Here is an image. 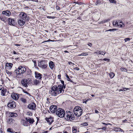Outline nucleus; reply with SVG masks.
Returning a JSON list of instances; mask_svg holds the SVG:
<instances>
[{
    "label": "nucleus",
    "instance_id": "obj_49",
    "mask_svg": "<svg viewBox=\"0 0 133 133\" xmlns=\"http://www.w3.org/2000/svg\"><path fill=\"white\" fill-rule=\"evenodd\" d=\"M101 129L104 131H105L107 130V128L106 127H103L101 128Z\"/></svg>",
    "mask_w": 133,
    "mask_h": 133
},
{
    "label": "nucleus",
    "instance_id": "obj_25",
    "mask_svg": "<svg viewBox=\"0 0 133 133\" xmlns=\"http://www.w3.org/2000/svg\"><path fill=\"white\" fill-rule=\"evenodd\" d=\"M118 21H114L112 23L113 25L115 26H116L118 25Z\"/></svg>",
    "mask_w": 133,
    "mask_h": 133
},
{
    "label": "nucleus",
    "instance_id": "obj_7",
    "mask_svg": "<svg viewBox=\"0 0 133 133\" xmlns=\"http://www.w3.org/2000/svg\"><path fill=\"white\" fill-rule=\"evenodd\" d=\"M19 16L20 18L25 20H29V18L27 15L24 12H21L19 15Z\"/></svg>",
    "mask_w": 133,
    "mask_h": 133
},
{
    "label": "nucleus",
    "instance_id": "obj_57",
    "mask_svg": "<svg viewBox=\"0 0 133 133\" xmlns=\"http://www.w3.org/2000/svg\"><path fill=\"white\" fill-rule=\"evenodd\" d=\"M10 128H8V129H7V131H8V132H11V131H10Z\"/></svg>",
    "mask_w": 133,
    "mask_h": 133
},
{
    "label": "nucleus",
    "instance_id": "obj_23",
    "mask_svg": "<svg viewBox=\"0 0 133 133\" xmlns=\"http://www.w3.org/2000/svg\"><path fill=\"white\" fill-rule=\"evenodd\" d=\"M49 66L50 68L52 69L55 66L54 63L52 61H50L49 63Z\"/></svg>",
    "mask_w": 133,
    "mask_h": 133
},
{
    "label": "nucleus",
    "instance_id": "obj_46",
    "mask_svg": "<svg viewBox=\"0 0 133 133\" xmlns=\"http://www.w3.org/2000/svg\"><path fill=\"white\" fill-rule=\"evenodd\" d=\"M23 91L24 93L26 94H27L29 95H30V94L27 91H25L24 90H23Z\"/></svg>",
    "mask_w": 133,
    "mask_h": 133
},
{
    "label": "nucleus",
    "instance_id": "obj_20",
    "mask_svg": "<svg viewBox=\"0 0 133 133\" xmlns=\"http://www.w3.org/2000/svg\"><path fill=\"white\" fill-rule=\"evenodd\" d=\"M17 116V114L16 113L10 112L9 113V117H15Z\"/></svg>",
    "mask_w": 133,
    "mask_h": 133
},
{
    "label": "nucleus",
    "instance_id": "obj_39",
    "mask_svg": "<svg viewBox=\"0 0 133 133\" xmlns=\"http://www.w3.org/2000/svg\"><path fill=\"white\" fill-rule=\"evenodd\" d=\"M101 3V1L100 0H97V2L95 3L96 5H97L99 4H100Z\"/></svg>",
    "mask_w": 133,
    "mask_h": 133
},
{
    "label": "nucleus",
    "instance_id": "obj_13",
    "mask_svg": "<svg viewBox=\"0 0 133 133\" xmlns=\"http://www.w3.org/2000/svg\"><path fill=\"white\" fill-rule=\"evenodd\" d=\"M25 20L20 18L18 21V24L21 26L25 24Z\"/></svg>",
    "mask_w": 133,
    "mask_h": 133
},
{
    "label": "nucleus",
    "instance_id": "obj_47",
    "mask_svg": "<svg viewBox=\"0 0 133 133\" xmlns=\"http://www.w3.org/2000/svg\"><path fill=\"white\" fill-rule=\"evenodd\" d=\"M105 52H103V51H101V52L99 53V54H100V55H104L105 54Z\"/></svg>",
    "mask_w": 133,
    "mask_h": 133
},
{
    "label": "nucleus",
    "instance_id": "obj_34",
    "mask_svg": "<svg viewBox=\"0 0 133 133\" xmlns=\"http://www.w3.org/2000/svg\"><path fill=\"white\" fill-rule=\"evenodd\" d=\"M6 73L9 76H10L12 74L11 72L7 70L6 71Z\"/></svg>",
    "mask_w": 133,
    "mask_h": 133
},
{
    "label": "nucleus",
    "instance_id": "obj_6",
    "mask_svg": "<svg viewBox=\"0 0 133 133\" xmlns=\"http://www.w3.org/2000/svg\"><path fill=\"white\" fill-rule=\"evenodd\" d=\"M30 80H31L29 79H23L21 81V84L25 87H27L28 86V85L30 84Z\"/></svg>",
    "mask_w": 133,
    "mask_h": 133
},
{
    "label": "nucleus",
    "instance_id": "obj_61",
    "mask_svg": "<svg viewBox=\"0 0 133 133\" xmlns=\"http://www.w3.org/2000/svg\"><path fill=\"white\" fill-rule=\"evenodd\" d=\"M56 9H57L58 10L59 9V7L58 6H56Z\"/></svg>",
    "mask_w": 133,
    "mask_h": 133
},
{
    "label": "nucleus",
    "instance_id": "obj_42",
    "mask_svg": "<svg viewBox=\"0 0 133 133\" xmlns=\"http://www.w3.org/2000/svg\"><path fill=\"white\" fill-rule=\"evenodd\" d=\"M130 40V38H127L124 39V40L125 42H126L127 41H129Z\"/></svg>",
    "mask_w": 133,
    "mask_h": 133
},
{
    "label": "nucleus",
    "instance_id": "obj_19",
    "mask_svg": "<svg viewBox=\"0 0 133 133\" xmlns=\"http://www.w3.org/2000/svg\"><path fill=\"white\" fill-rule=\"evenodd\" d=\"M21 123L24 126H27L28 125V122L24 120H22Z\"/></svg>",
    "mask_w": 133,
    "mask_h": 133
},
{
    "label": "nucleus",
    "instance_id": "obj_59",
    "mask_svg": "<svg viewBox=\"0 0 133 133\" xmlns=\"http://www.w3.org/2000/svg\"><path fill=\"white\" fill-rule=\"evenodd\" d=\"M32 1H35V2H38V0H32Z\"/></svg>",
    "mask_w": 133,
    "mask_h": 133
},
{
    "label": "nucleus",
    "instance_id": "obj_15",
    "mask_svg": "<svg viewBox=\"0 0 133 133\" xmlns=\"http://www.w3.org/2000/svg\"><path fill=\"white\" fill-rule=\"evenodd\" d=\"M25 119L28 122H29L30 124H32L35 121L33 118L29 117H26Z\"/></svg>",
    "mask_w": 133,
    "mask_h": 133
},
{
    "label": "nucleus",
    "instance_id": "obj_41",
    "mask_svg": "<svg viewBox=\"0 0 133 133\" xmlns=\"http://www.w3.org/2000/svg\"><path fill=\"white\" fill-rule=\"evenodd\" d=\"M81 125L84 126H87L88 125V124L87 122H84L82 123Z\"/></svg>",
    "mask_w": 133,
    "mask_h": 133
},
{
    "label": "nucleus",
    "instance_id": "obj_28",
    "mask_svg": "<svg viewBox=\"0 0 133 133\" xmlns=\"http://www.w3.org/2000/svg\"><path fill=\"white\" fill-rule=\"evenodd\" d=\"M110 20V19H107L104 20L101 22V23H104L109 21Z\"/></svg>",
    "mask_w": 133,
    "mask_h": 133
},
{
    "label": "nucleus",
    "instance_id": "obj_58",
    "mask_svg": "<svg viewBox=\"0 0 133 133\" xmlns=\"http://www.w3.org/2000/svg\"><path fill=\"white\" fill-rule=\"evenodd\" d=\"M101 51H97V52H95V53L97 54L98 53H100Z\"/></svg>",
    "mask_w": 133,
    "mask_h": 133
},
{
    "label": "nucleus",
    "instance_id": "obj_26",
    "mask_svg": "<svg viewBox=\"0 0 133 133\" xmlns=\"http://www.w3.org/2000/svg\"><path fill=\"white\" fill-rule=\"evenodd\" d=\"M129 89L128 88H123L122 89H119V91H125L126 90H129Z\"/></svg>",
    "mask_w": 133,
    "mask_h": 133
},
{
    "label": "nucleus",
    "instance_id": "obj_5",
    "mask_svg": "<svg viewBox=\"0 0 133 133\" xmlns=\"http://www.w3.org/2000/svg\"><path fill=\"white\" fill-rule=\"evenodd\" d=\"M56 114L60 117H63L65 115V111L63 109L58 108L56 110Z\"/></svg>",
    "mask_w": 133,
    "mask_h": 133
},
{
    "label": "nucleus",
    "instance_id": "obj_29",
    "mask_svg": "<svg viewBox=\"0 0 133 133\" xmlns=\"http://www.w3.org/2000/svg\"><path fill=\"white\" fill-rule=\"evenodd\" d=\"M117 29H110L109 30H106L105 31L106 32H107L108 31H114L117 30Z\"/></svg>",
    "mask_w": 133,
    "mask_h": 133
},
{
    "label": "nucleus",
    "instance_id": "obj_21",
    "mask_svg": "<svg viewBox=\"0 0 133 133\" xmlns=\"http://www.w3.org/2000/svg\"><path fill=\"white\" fill-rule=\"evenodd\" d=\"M46 120L49 124H50L53 121V119L51 118H47Z\"/></svg>",
    "mask_w": 133,
    "mask_h": 133
},
{
    "label": "nucleus",
    "instance_id": "obj_27",
    "mask_svg": "<svg viewBox=\"0 0 133 133\" xmlns=\"http://www.w3.org/2000/svg\"><path fill=\"white\" fill-rule=\"evenodd\" d=\"M120 70L122 71L127 72L128 71V70L124 67H121L120 68Z\"/></svg>",
    "mask_w": 133,
    "mask_h": 133
},
{
    "label": "nucleus",
    "instance_id": "obj_53",
    "mask_svg": "<svg viewBox=\"0 0 133 133\" xmlns=\"http://www.w3.org/2000/svg\"><path fill=\"white\" fill-rule=\"evenodd\" d=\"M103 60L104 61H106L107 60H109V59H107L106 58H104L103 59Z\"/></svg>",
    "mask_w": 133,
    "mask_h": 133
},
{
    "label": "nucleus",
    "instance_id": "obj_64",
    "mask_svg": "<svg viewBox=\"0 0 133 133\" xmlns=\"http://www.w3.org/2000/svg\"><path fill=\"white\" fill-rule=\"evenodd\" d=\"M63 133H68V132L66 131H63Z\"/></svg>",
    "mask_w": 133,
    "mask_h": 133
},
{
    "label": "nucleus",
    "instance_id": "obj_37",
    "mask_svg": "<svg viewBox=\"0 0 133 133\" xmlns=\"http://www.w3.org/2000/svg\"><path fill=\"white\" fill-rule=\"evenodd\" d=\"M32 113L30 111H28L27 113V115L29 116H31L32 115Z\"/></svg>",
    "mask_w": 133,
    "mask_h": 133
},
{
    "label": "nucleus",
    "instance_id": "obj_44",
    "mask_svg": "<svg viewBox=\"0 0 133 133\" xmlns=\"http://www.w3.org/2000/svg\"><path fill=\"white\" fill-rule=\"evenodd\" d=\"M32 61L34 63V66H36L37 65V64L36 61L34 60H32Z\"/></svg>",
    "mask_w": 133,
    "mask_h": 133
},
{
    "label": "nucleus",
    "instance_id": "obj_16",
    "mask_svg": "<svg viewBox=\"0 0 133 133\" xmlns=\"http://www.w3.org/2000/svg\"><path fill=\"white\" fill-rule=\"evenodd\" d=\"M35 77L38 79H40L41 78V75L38 72L36 71H35Z\"/></svg>",
    "mask_w": 133,
    "mask_h": 133
},
{
    "label": "nucleus",
    "instance_id": "obj_22",
    "mask_svg": "<svg viewBox=\"0 0 133 133\" xmlns=\"http://www.w3.org/2000/svg\"><path fill=\"white\" fill-rule=\"evenodd\" d=\"M1 90H2L1 92V95L3 96H5V93L6 92V90L3 88L2 89H1Z\"/></svg>",
    "mask_w": 133,
    "mask_h": 133
},
{
    "label": "nucleus",
    "instance_id": "obj_10",
    "mask_svg": "<svg viewBox=\"0 0 133 133\" xmlns=\"http://www.w3.org/2000/svg\"><path fill=\"white\" fill-rule=\"evenodd\" d=\"M36 105L35 103H32L29 104L27 106L28 108L33 110H35L36 109Z\"/></svg>",
    "mask_w": 133,
    "mask_h": 133
},
{
    "label": "nucleus",
    "instance_id": "obj_56",
    "mask_svg": "<svg viewBox=\"0 0 133 133\" xmlns=\"http://www.w3.org/2000/svg\"><path fill=\"white\" fill-rule=\"evenodd\" d=\"M76 3L78 4L79 5H81L82 4L81 3H78V2H76Z\"/></svg>",
    "mask_w": 133,
    "mask_h": 133
},
{
    "label": "nucleus",
    "instance_id": "obj_12",
    "mask_svg": "<svg viewBox=\"0 0 133 133\" xmlns=\"http://www.w3.org/2000/svg\"><path fill=\"white\" fill-rule=\"evenodd\" d=\"M8 23L9 25L14 26L15 24V21L13 19L9 18L8 19Z\"/></svg>",
    "mask_w": 133,
    "mask_h": 133
},
{
    "label": "nucleus",
    "instance_id": "obj_43",
    "mask_svg": "<svg viewBox=\"0 0 133 133\" xmlns=\"http://www.w3.org/2000/svg\"><path fill=\"white\" fill-rule=\"evenodd\" d=\"M47 17L48 18L54 19L55 18V17H54V16L52 17V16H47Z\"/></svg>",
    "mask_w": 133,
    "mask_h": 133
},
{
    "label": "nucleus",
    "instance_id": "obj_62",
    "mask_svg": "<svg viewBox=\"0 0 133 133\" xmlns=\"http://www.w3.org/2000/svg\"><path fill=\"white\" fill-rule=\"evenodd\" d=\"M68 63H69V65H70L71 64H72V63L71 62H68Z\"/></svg>",
    "mask_w": 133,
    "mask_h": 133
},
{
    "label": "nucleus",
    "instance_id": "obj_51",
    "mask_svg": "<svg viewBox=\"0 0 133 133\" xmlns=\"http://www.w3.org/2000/svg\"><path fill=\"white\" fill-rule=\"evenodd\" d=\"M88 45H89L90 47H91L92 46V44L90 43H88Z\"/></svg>",
    "mask_w": 133,
    "mask_h": 133
},
{
    "label": "nucleus",
    "instance_id": "obj_24",
    "mask_svg": "<svg viewBox=\"0 0 133 133\" xmlns=\"http://www.w3.org/2000/svg\"><path fill=\"white\" fill-rule=\"evenodd\" d=\"M14 122V120L11 118H9L7 121V122L8 124H12Z\"/></svg>",
    "mask_w": 133,
    "mask_h": 133
},
{
    "label": "nucleus",
    "instance_id": "obj_63",
    "mask_svg": "<svg viewBox=\"0 0 133 133\" xmlns=\"http://www.w3.org/2000/svg\"><path fill=\"white\" fill-rule=\"evenodd\" d=\"M48 132V131H46L44 132L43 133H47Z\"/></svg>",
    "mask_w": 133,
    "mask_h": 133
},
{
    "label": "nucleus",
    "instance_id": "obj_45",
    "mask_svg": "<svg viewBox=\"0 0 133 133\" xmlns=\"http://www.w3.org/2000/svg\"><path fill=\"white\" fill-rule=\"evenodd\" d=\"M66 77L67 78V80L69 81H71V80L69 78V76L67 75L66 74Z\"/></svg>",
    "mask_w": 133,
    "mask_h": 133
},
{
    "label": "nucleus",
    "instance_id": "obj_14",
    "mask_svg": "<svg viewBox=\"0 0 133 133\" xmlns=\"http://www.w3.org/2000/svg\"><path fill=\"white\" fill-rule=\"evenodd\" d=\"M12 98L14 99H18L19 97V95L16 93H14L12 94L11 95Z\"/></svg>",
    "mask_w": 133,
    "mask_h": 133
},
{
    "label": "nucleus",
    "instance_id": "obj_40",
    "mask_svg": "<svg viewBox=\"0 0 133 133\" xmlns=\"http://www.w3.org/2000/svg\"><path fill=\"white\" fill-rule=\"evenodd\" d=\"M13 64L12 63H10L8 64V65H7V66H9L10 67V68H11L13 65Z\"/></svg>",
    "mask_w": 133,
    "mask_h": 133
},
{
    "label": "nucleus",
    "instance_id": "obj_4",
    "mask_svg": "<svg viewBox=\"0 0 133 133\" xmlns=\"http://www.w3.org/2000/svg\"><path fill=\"white\" fill-rule=\"evenodd\" d=\"M65 115V119L68 121L74 119V116L73 113L70 111H67Z\"/></svg>",
    "mask_w": 133,
    "mask_h": 133
},
{
    "label": "nucleus",
    "instance_id": "obj_17",
    "mask_svg": "<svg viewBox=\"0 0 133 133\" xmlns=\"http://www.w3.org/2000/svg\"><path fill=\"white\" fill-rule=\"evenodd\" d=\"M2 14H3L8 16H9L11 14L10 11L8 10L3 11L2 12Z\"/></svg>",
    "mask_w": 133,
    "mask_h": 133
},
{
    "label": "nucleus",
    "instance_id": "obj_50",
    "mask_svg": "<svg viewBox=\"0 0 133 133\" xmlns=\"http://www.w3.org/2000/svg\"><path fill=\"white\" fill-rule=\"evenodd\" d=\"M0 19L1 20H2V21H5L3 17H0Z\"/></svg>",
    "mask_w": 133,
    "mask_h": 133
},
{
    "label": "nucleus",
    "instance_id": "obj_31",
    "mask_svg": "<svg viewBox=\"0 0 133 133\" xmlns=\"http://www.w3.org/2000/svg\"><path fill=\"white\" fill-rule=\"evenodd\" d=\"M72 131L73 133H76L77 131V129L75 127H73L72 128Z\"/></svg>",
    "mask_w": 133,
    "mask_h": 133
},
{
    "label": "nucleus",
    "instance_id": "obj_54",
    "mask_svg": "<svg viewBox=\"0 0 133 133\" xmlns=\"http://www.w3.org/2000/svg\"><path fill=\"white\" fill-rule=\"evenodd\" d=\"M95 112L96 113H98V111L97 110H95Z\"/></svg>",
    "mask_w": 133,
    "mask_h": 133
},
{
    "label": "nucleus",
    "instance_id": "obj_60",
    "mask_svg": "<svg viewBox=\"0 0 133 133\" xmlns=\"http://www.w3.org/2000/svg\"><path fill=\"white\" fill-rule=\"evenodd\" d=\"M58 78L59 79H60L61 78V75H58Z\"/></svg>",
    "mask_w": 133,
    "mask_h": 133
},
{
    "label": "nucleus",
    "instance_id": "obj_3",
    "mask_svg": "<svg viewBox=\"0 0 133 133\" xmlns=\"http://www.w3.org/2000/svg\"><path fill=\"white\" fill-rule=\"evenodd\" d=\"M74 111L75 115L78 117L81 116L82 113V110L81 108L79 106L75 107L74 109Z\"/></svg>",
    "mask_w": 133,
    "mask_h": 133
},
{
    "label": "nucleus",
    "instance_id": "obj_9",
    "mask_svg": "<svg viewBox=\"0 0 133 133\" xmlns=\"http://www.w3.org/2000/svg\"><path fill=\"white\" fill-rule=\"evenodd\" d=\"M7 106L8 107L11 108H14L16 107L15 102L12 100L9 101L8 104Z\"/></svg>",
    "mask_w": 133,
    "mask_h": 133
},
{
    "label": "nucleus",
    "instance_id": "obj_32",
    "mask_svg": "<svg viewBox=\"0 0 133 133\" xmlns=\"http://www.w3.org/2000/svg\"><path fill=\"white\" fill-rule=\"evenodd\" d=\"M21 101L23 103H26V100L25 99L23 98H21Z\"/></svg>",
    "mask_w": 133,
    "mask_h": 133
},
{
    "label": "nucleus",
    "instance_id": "obj_35",
    "mask_svg": "<svg viewBox=\"0 0 133 133\" xmlns=\"http://www.w3.org/2000/svg\"><path fill=\"white\" fill-rule=\"evenodd\" d=\"M40 82L39 81L37 80H35L34 81V84L36 85H37L38 84H39Z\"/></svg>",
    "mask_w": 133,
    "mask_h": 133
},
{
    "label": "nucleus",
    "instance_id": "obj_18",
    "mask_svg": "<svg viewBox=\"0 0 133 133\" xmlns=\"http://www.w3.org/2000/svg\"><path fill=\"white\" fill-rule=\"evenodd\" d=\"M114 130L116 132H124V131L121 128L119 127H114Z\"/></svg>",
    "mask_w": 133,
    "mask_h": 133
},
{
    "label": "nucleus",
    "instance_id": "obj_33",
    "mask_svg": "<svg viewBox=\"0 0 133 133\" xmlns=\"http://www.w3.org/2000/svg\"><path fill=\"white\" fill-rule=\"evenodd\" d=\"M124 24L122 22H120L119 24H118V26H119L120 27H122L124 26Z\"/></svg>",
    "mask_w": 133,
    "mask_h": 133
},
{
    "label": "nucleus",
    "instance_id": "obj_8",
    "mask_svg": "<svg viewBox=\"0 0 133 133\" xmlns=\"http://www.w3.org/2000/svg\"><path fill=\"white\" fill-rule=\"evenodd\" d=\"M38 65L42 68L44 69L46 67L47 65L45 62L41 61L38 63Z\"/></svg>",
    "mask_w": 133,
    "mask_h": 133
},
{
    "label": "nucleus",
    "instance_id": "obj_52",
    "mask_svg": "<svg viewBox=\"0 0 133 133\" xmlns=\"http://www.w3.org/2000/svg\"><path fill=\"white\" fill-rule=\"evenodd\" d=\"M74 70H79V69L77 67H76V68H74Z\"/></svg>",
    "mask_w": 133,
    "mask_h": 133
},
{
    "label": "nucleus",
    "instance_id": "obj_11",
    "mask_svg": "<svg viewBox=\"0 0 133 133\" xmlns=\"http://www.w3.org/2000/svg\"><path fill=\"white\" fill-rule=\"evenodd\" d=\"M57 109V107L56 105H52L50 107V110L52 113H55Z\"/></svg>",
    "mask_w": 133,
    "mask_h": 133
},
{
    "label": "nucleus",
    "instance_id": "obj_2",
    "mask_svg": "<svg viewBox=\"0 0 133 133\" xmlns=\"http://www.w3.org/2000/svg\"><path fill=\"white\" fill-rule=\"evenodd\" d=\"M16 77L18 78L22 77L23 74L26 71L25 68L23 66H20L16 70Z\"/></svg>",
    "mask_w": 133,
    "mask_h": 133
},
{
    "label": "nucleus",
    "instance_id": "obj_30",
    "mask_svg": "<svg viewBox=\"0 0 133 133\" xmlns=\"http://www.w3.org/2000/svg\"><path fill=\"white\" fill-rule=\"evenodd\" d=\"M110 77L111 78H112L115 76V74L113 72H111L109 74Z\"/></svg>",
    "mask_w": 133,
    "mask_h": 133
},
{
    "label": "nucleus",
    "instance_id": "obj_1",
    "mask_svg": "<svg viewBox=\"0 0 133 133\" xmlns=\"http://www.w3.org/2000/svg\"><path fill=\"white\" fill-rule=\"evenodd\" d=\"M64 91L62 85L60 84L57 86L54 85L52 87L49 91V93L52 96H56L60 93H63Z\"/></svg>",
    "mask_w": 133,
    "mask_h": 133
},
{
    "label": "nucleus",
    "instance_id": "obj_48",
    "mask_svg": "<svg viewBox=\"0 0 133 133\" xmlns=\"http://www.w3.org/2000/svg\"><path fill=\"white\" fill-rule=\"evenodd\" d=\"M61 83L62 84V85H62L63 86H63L64 85V81H63L61 80Z\"/></svg>",
    "mask_w": 133,
    "mask_h": 133
},
{
    "label": "nucleus",
    "instance_id": "obj_38",
    "mask_svg": "<svg viewBox=\"0 0 133 133\" xmlns=\"http://www.w3.org/2000/svg\"><path fill=\"white\" fill-rule=\"evenodd\" d=\"M109 2L111 3H116V1L115 0H109Z\"/></svg>",
    "mask_w": 133,
    "mask_h": 133
},
{
    "label": "nucleus",
    "instance_id": "obj_55",
    "mask_svg": "<svg viewBox=\"0 0 133 133\" xmlns=\"http://www.w3.org/2000/svg\"><path fill=\"white\" fill-rule=\"evenodd\" d=\"M13 53L14 54H18V53H17L15 51H13Z\"/></svg>",
    "mask_w": 133,
    "mask_h": 133
},
{
    "label": "nucleus",
    "instance_id": "obj_36",
    "mask_svg": "<svg viewBox=\"0 0 133 133\" xmlns=\"http://www.w3.org/2000/svg\"><path fill=\"white\" fill-rule=\"evenodd\" d=\"M88 54L87 53H82L80 54H79L78 55V56H87L88 55Z\"/></svg>",
    "mask_w": 133,
    "mask_h": 133
}]
</instances>
